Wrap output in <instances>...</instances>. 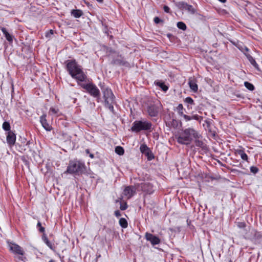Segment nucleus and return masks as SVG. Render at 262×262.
I'll list each match as a JSON object with an SVG mask.
<instances>
[{"label": "nucleus", "mask_w": 262, "mask_h": 262, "mask_svg": "<svg viewBox=\"0 0 262 262\" xmlns=\"http://www.w3.org/2000/svg\"><path fill=\"white\" fill-rule=\"evenodd\" d=\"M201 135L193 128L189 127L182 130L177 138V141L181 144L188 145L194 139L201 138Z\"/></svg>", "instance_id": "1"}, {"label": "nucleus", "mask_w": 262, "mask_h": 262, "mask_svg": "<svg viewBox=\"0 0 262 262\" xmlns=\"http://www.w3.org/2000/svg\"><path fill=\"white\" fill-rule=\"evenodd\" d=\"M66 62L67 70L72 78L80 81L85 80L86 75L75 60H67Z\"/></svg>", "instance_id": "2"}, {"label": "nucleus", "mask_w": 262, "mask_h": 262, "mask_svg": "<svg viewBox=\"0 0 262 262\" xmlns=\"http://www.w3.org/2000/svg\"><path fill=\"white\" fill-rule=\"evenodd\" d=\"M104 99V104L112 113H114V107L113 104L114 101V96L112 90L108 88L102 89Z\"/></svg>", "instance_id": "3"}, {"label": "nucleus", "mask_w": 262, "mask_h": 262, "mask_svg": "<svg viewBox=\"0 0 262 262\" xmlns=\"http://www.w3.org/2000/svg\"><path fill=\"white\" fill-rule=\"evenodd\" d=\"M152 124L150 122L146 121H136L132 125L131 130L134 132H139L142 130H149L151 128Z\"/></svg>", "instance_id": "4"}, {"label": "nucleus", "mask_w": 262, "mask_h": 262, "mask_svg": "<svg viewBox=\"0 0 262 262\" xmlns=\"http://www.w3.org/2000/svg\"><path fill=\"white\" fill-rule=\"evenodd\" d=\"M84 171V164L79 161H71L68 166L67 172L69 173H80Z\"/></svg>", "instance_id": "5"}, {"label": "nucleus", "mask_w": 262, "mask_h": 262, "mask_svg": "<svg viewBox=\"0 0 262 262\" xmlns=\"http://www.w3.org/2000/svg\"><path fill=\"white\" fill-rule=\"evenodd\" d=\"M78 84L84 89H85L91 96L99 99L100 96V91L95 85L92 83L85 84L81 83H78Z\"/></svg>", "instance_id": "6"}, {"label": "nucleus", "mask_w": 262, "mask_h": 262, "mask_svg": "<svg viewBox=\"0 0 262 262\" xmlns=\"http://www.w3.org/2000/svg\"><path fill=\"white\" fill-rule=\"evenodd\" d=\"M7 244L9 250L13 254L20 255H23L24 254V251L23 249L16 244L8 241Z\"/></svg>", "instance_id": "7"}, {"label": "nucleus", "mask_w": 262, "mask_h": 262, "mask_svg": "<svg viewBox=\"0 0 262 262\" xmlns=\"http://www.w3.org/2000/svg\"><path fill=\"white\" fill-rule=\"evenodd\" d=\"M161 104L159 103L150 104L147 107V112L151 117H156L158 115Z\"/></svg>", "instance_id": "8"}, {"label": "nucleus", "mask_w": 262, "mask_h": 262, "mask_svg": "<svg viewBox=\"0 0 262 262\" xmlns=\"http://www.w3.org/2000/svg\"><path fill=\"white\" fill-rule=\"evenodd\" d=\"M142 190L148 194H151L154 191L153 184L150 182H144L141 184Z\"/></svg>", "instance_id": "9"}, {"label": "nucleus", "mask_w": 262, "mask_h": 262, "mask_svg": "<svg viewBox=\"0 0 262 262\" xmlns=\"http://www.w3.org/2000/svg\"><path fill=\"white\" fill-rule=\"evenodd\" d=\"M145 237L146 239L149 241L153 246L158 245L160 242V239L158 237L151 233L146 232L145 233Z\"/></svg>", "instance_id": "10"}, {"label": "nucleus", "mask_w": 262, "mask_h": 262, "mask_svg": "<svg viewBox=\"0 0 262 262\" xmlns=\"http://www.w3.org/2000/svg\"><path fill=\"white\" fill-rule=\"evenodd\" d=\"M136 193L135 189L132 186L126 187L123 191V194L127 199L131 198Z\"/></svg>", "instance_id": "11"}, {"label": "nucleus", "mask_w": 262, "mask_h": 262, "mask_svg": "<svg viewBox=\"0 0 262 262\" xmlns=\"http://www.w3.org/2000/svg\"><path fill=\"white\" fill-rule=\"evenodd\" d=\"M40 122L42 127L47 131H50L52 129L51 126L47 122L46 119V115H42L40 117Z\"/></svg>", "instance_id": "12"}, {"label": "nucleus", "mask_w": 262, "mask_h": 262, "mask_svg": "<svg viewBox=\"0 0 262 262\" xmlns=\"http://www.w3.org/2000/svg\"><path fill=\"white\" fill-rule=\"evenodd\" d=\"M15 141L16 136L15 134L12 131L8 132L7 136V141L8 143L10 145H13L15 143Z\"/></svg>", "instance_id": "13"}, {"label": "nucleus", "mask_w": 262, "mask_h": 262, "mask_svg": "<svg viewBox=\"0 0 262 262\" xmlns=\"http://www.w3.org/2000/svg\"><path fill=\"white\" fill-rule=\"evenodd\" d=\"M200 138L194 139L195 144L196 146L201 148L204 152L208 150L206 144Z\"/></svg>", "instance_id": "14"}, {"label": "nucleus", "mask_w": 262, "mask_h": 262, "mask_svg": "<svg viewBox=\"0 0 262 262\" xmlns=\"http://www.w3.org/2000/svg\"><path fill=\"white\" fill-rule=\"evenodd\" d=\"M112 62L115 64L120 66H124L126 67H128L129 66V63L125 61L124 59L121 57H119L115 59H114Z\"/></svg>", "instance_id": "15"}, {"label": "nucleus", "mask_w": 262, "mask_h": 262, "mask_svg": "<svg viewBox=\"0 0 262 262\" xmlns=\"http://www.w3.org/2000/svg\"><path fill=\"white\" fill-rule=\"evenodd\" d=\"M188 84L190 89L194 92H196L198 91V85L196 84V80L194 79L189 78Z\"/></svg>", "instance_id": "16"}, {"label": "nucleus", "mask_w": 262, "mask_h": 262, "mask_svg": "<svg viewBox=\"0 0 262 262\" xmlns=\"http://www.w3.org/2000/svg\"><path fill=\"white\" fill-rule=\"evenodd\" d=\"M1 30L4 34L6 39L9 42H12L13 41V36L7 31V29L5 28L1 27Z\"/></svg>", "instance_id": "17"}, {"label": "nucleus", "mask_w": 262, "mask_h": 262, "mask_svg": "<svg viewBox=\"0 0 262 262\" xmlns=\"http://www.w3.org/2000/svg\"><path fill=\"white\" fill-rule=\"evenodd\" d=\"M71 14L75 18H79L83 14V12L80 10H73Z\"/></svg>", "instance_id": "18"}, {"label": "nucleus", "mask_w": 262, "mask_h": 262, "mask_svg": "<svg viewBox=\"0 0 262 262\" xmlns=\"http://www.w3.org/2000/svg\"><path fill=\"white\" fill-rule=\"evenodd\" d=\"M140 151L142 153L148 155L149 149L145 144H142L140 147Z\"/></svg>", "instance_id": "19"}, {"label": "nucleus", "mask_w": 262, "mask_h": 262, "mask_svg": "<svg viewBox=\"0 0 262 262\" xmlns=\"http://www.w3.org/2000/svg\"><path fill=\"white\" fill-rule=\"evenodd\" d=\"M155 83L157 85L159 86L160 88H161V89L166 92L168 90V87L164 84L163 82H160V81H156Z\"/></svg>", "instance_id": "20"}, {"label": "nucleus", "mask_w": 262, "mask_h": 262, "mask_svg": "<svg viewBox=\"0 0 262 262\" xmlns=\"http://www.w3.org/2000/svg\"><path fill=\"white\" fill-rule=\"evenodd\" d=\"M237 154L241 156V158L245 161L248 160V156L247 154L242 150L237 151Z\"/></svg>", "instance_id": "21"}, {"label": "nucleus", "mask_w": 262, "mask_h": 262, "mask_svg": "<svg viewBox=\"0 0 262 262\" xmlns=\"http://www.w3.org/2000/svg\"><path fill=\"white\" fill-rule=\"evenodd\" d=\"M119 225L123 228H125L127 227L128 224L126 220L124 218H121L119 220Z\"/></svg>", "instance_id": "22"}, {"label": "nucleus", "mask_w": 262, "mask_h": 262, "mask_svg": "<svg viewBox=\"0 0 262 262\" xmlns=\"http://www.w3.org/2000/svg\"><path fill=\"white\" fill-rule=\"evenodd\" d=\"M115 152L119 155H123L124 152V150L123 147L120 146H118L115 148Z\"/></svg>", "instance_id": "23"}, {"label": "nucleus", "mask_w": 262, "mask_h": 262, "mask_svg": "<svg viewBox=\"0 0 262 262\" xmlns=\"http://www.w3.org/2000/svg\"><path fill=\"white\" fill-rule=\"evenodd\" d=\"M59 113V110L56 107H51L49 111V114L53 115H58Z\"/></svg>", "instance_id": "24"}, {"label": "nucleus", "mask_w": 262, "mask_h": 262, "mask_svg": "<svg viewBox=\"0 0 262 262\" xmlns=\"http://www.w3.org/2000/svg\"><path fill=\"white\" fill-rule=\"evenodd\" d=\"M177 110L180 116H182L184 115L183 113V106L182 104H179L177 107Z\"/></svg>", "instance_id": "25"}, {"label": "nucleus", "mask_w": 262, "mask_h": 262, "mask_svg": "<svg viewBox=\"0 0 262 262\" xmlns=\"http://www.w3.org/2000/svg\"><path fill=\"white\" fill-rule=\"evenodd\" d=\"M244 85H245V87L250 91H253L254 89V85L252 84H251V83H249V82H247V81L245 82Z\"/></svg>", "instance_id": "26"}, {"label": "nucleus", "mask_w": 262, "mask_h": 262, "mask_svg": "<svg viewBox=\"0 0 262 262\" xmlns=\"http://www.w3.org/2000/svg\"><path fill=\"white\" fill-rule=\"evenodd\" d=\"M177 27L178 28L182 30H185L186 29V25L182 21H179L177 23Z\"/></svg>", "instance_id": "27"}, {"label": "nucleus", "mask_w": 262, "mask_h": 262, "mask_svg": "<svg viewBox=\"0 0 262 262\" xmlns=\"http://www.w3.org/2000/svg\"><path fill=\"white\" fill-rule=\"evenodd\" d=\"M3 128L4 130L6 131H11L10 130V125L9 122H4L3 124Z\"/></svg>", "instance_id": "28"}, {"label": "nucleus", "mask_w": 262, "mask_h": 262, "mask_svg": "<svg viewBox=\"0 0 262 262\" xmlns=\"http://www.w3.org/2000/svg\"><path fill=\"white\" fill-rule=\"evenodd\" d=\"M249 61L250 62V63L258 70V71H260L259 69V67H258V64H257L256 62L255 61V60L252 57H251L250 59H249Z\"/></svg>", "instance_id": "29"}, {"label": "nucleus", "mask_w": 262, "mask_h": 262, "mask_svg": "<svg viewBox=\"0 0 262 262\" xmlns=\"http://www.w3.org/2000/svg\"><path fill=\"white\" fill-rule=\"evenodd\" d=\"M185 9L187 10L189 12H191L192 14L195 13V10L191 5L187 4Z\"/></svg>", "instance_id": "30"}, {"label": "nucleus", "mask_w": 262, "mask_h": 262, "mask_svg": "<svg viewBox=\"0 0 262 262\" xmlns=\"http://www.w3.org/2000/svg\"><path fill=\"white\" fill-rule=\"evenodd\" d=\"M185 102L188 104H194L193 100L191 97H188L185 98Z\"/></svg>", "instance_id": "31"}, {"label": "nucleus", "mask_w": 262, "mask_h": 262, "mask_svg": "<svg viewBox=\"0 0 262 262\" xmlns=\"http://www.w3.org/2000/svg\"><path fill=\"white\" fill-rule=\"evenodd\" d=\"M191 119H194L199 121H201L202 117L201 116H199L198 115H193L191 116Z\"/></svg>", "instance_id": "32"}, {"label": "nucleus", "mask_w": 262, "mask_h": 262, "mask_svg": "<svg viewBox=\"0 0 262 262\" xmlns=\"http://www.w3.org/2000/svg\"><path fill=\"white\" fill-rule=\"evenodd\" d=\"M187 4L184 2H179L178 4V6L181 8L185 9L187 6Z\"/></svg>", "instance_id": "33"}, {"label": "nucleus", "mask_w": 262, "mask_h": 262, "mask_svg": "<svg viewBox=\"0 0 262 262\" xmlns=\"http://www.w3.org/2000/svg\"><path fill=\"white\" fill-rule=\"evenodd\" d=\"M250 171L253 173H256L258 171V169L256 167L251 166L250 167Z\"/></svg>", "instance_id": "34"}, {"label": "nucleus", "mask_w": 262, "mask_h": 262, "mask_svg": "<svg viewBox=\"0 0 262 262\" xmlns=\"http://www.w3.org/2000/svg\"><path fill=\"white\" fill-rule=\"evenodd\" d=\"M46 244L52 250L54 251L55 247L49 241L46 243Z\"/></svg>", "instance_id": "35"}, {"label": "nucleus", "mask_w": 262, "mask_h": 262, "mask_svg": "<svg viewBox=\"0 0 262 262\" xmlns=\"http://www.w3.org/2000/svg\"><path fill=\"white\" fill-rule=\"evenodd\" d=\"M127 208V205L126 203H124L123 204H121L120 205V209L121 210H125Z\"/></svg>", "instance_id": "36"}, {"label": "nucleus", "mask_w": 262, "mask_h": 262, "mask_svg": "<svg viewBox=\"0 0 262 262\" xmlns=\"http://www.w3.org/2000/svg\"><path fill=\"white\" fill-rule=\"evenodd\" d=\"M154 20V22L155 23V24H158L160 23V22L162 21V20L160 18H159L158 17H155Z\"/></svg>", "instance_id": "37"}, {"label": "nucleus", "mask_w": 262, "mask_h": 262, "mask_svg": "<svg viewBox=\"0 0 262 262\" xmlns=\"http://www.w3.org/2000/svg\"><path fill=\"white\" fill-rule=\"evenodd\" d=\"M182 117L184 118V119L188 121H189L190 120H191V116H188V115H185L184 114Z\"/></svg>", "instance_id": "38"}, {"label": "nucleus", "mask_w": 262, "mask_h": 262, "mask_svg": "<svg viewBox=\"0 0 262 262\" xmlns=\"http://www.w3.org/2000/svg\"><path fill=\"white\" fill-rule=\"evenodd\" d=\"M245 223L244 222H239L238 224V226L239 228H244L245 227Z\"/></svg>", "instance_id": "39"}, {"label": "nucleus", "mask_w": 262, "mask_h": 262, "mask_svg": "<svg viewBox=\"0 0 262 262\" xmlns=\"http://www.w3.org/2000/svg\"><path fill=\"white\" fill-rule=\"evenodd\" d=\"M163 9L165 12L168 13L169 12L170 9L167 6H164L163 7Z\"/></svg>", "instance_id": "40"}, {"label": "nucleus", "mask_w": 262, "mask_h": 262, "mask_svg": "<svg viewBox=\"0 0 262 262\" xmlns=\"http://www.w3.org/2000/svg\"><path fill=\"white\" fill-rule=\"evenodd\" d=\"M42 239L45 243L49 241L48 238H47V236L45 234L43 235Z\"/></svg>", "instance_id": "41"}, {"label": "nucleus", "mask_w": 262, "mask_h": 262, "mask_svg": "<svg viewBox=\"0 0 262 262\" xmlns=\"http://www.w3.org/2000/svg\"><path fill=\"white\" fill-rule=\"evenodd\" d=\"M114 214L117 217H119L121 215V213L119 210H116L114 212Z\"/></svg>", "instance_id": "42"}, {"label": "nucleus", "mask_w": 262, "mask_h": 262, "mask_svg": "<svg viewBox=\"0 0 262 262\" xmlns=\"http://www.w3.org/2000/svg\"><path fill=\"white\" fill-rule=\"evenodd\" d=\"M39 230L40 232H43L45 231V228H43V227H39Z\"/></svg>", "instance_id": "43"}, {"label": "nucleus", "mask_w": 262, "mask_h": 262, "mask_svg": "<svg viewBox=\"0 0 262 262\" xmlns=\"http://www.w3.org/2000/svg\"><path fill=\"white\" fill-rule=\"evenodd\" d=\"M37 226L39 227H41V223L40 222H38Z\"/></svg>", "instance_id": "44"}, {"label": "nucleus", "mask_w": 262, "mask_h": 262, "mask_svg": "<svg viewBox=\"0 0 262 262\" xmlns=\"http://www.w3.org/2000/svg\"><path fill=\"white\" fill-rule=\"evenodd\" d=\"M50 34H53V31L52 30H50Z\"/></svg>", "instance_id": "45"}, {"label": "nucleus", "mask_w": 262, "mask_h": 262, "mask_svg": "<svg viewBox=\"0 0 262 262\" xmlns=\"http://www.w3.org/2000/svg\"><path fill=\"white\" fill-rule=\"evenodd\" d=\"M90 157L91 158H94V155L93 154H90Z\"/></svg>", "instance_id": "46"}, {"label": "nucleus", "mask_w": 262, "mask_h": 262, "mask_svg": "<svg viewBox=\"0 0 262 262\" xmlns=\"http://www.w3.org/2000/svg\"><path fill=\"white\" fill-rule=\"evenodd\" d=\"M96 1H97V2H100V3H101V2H102V1H103V0H96Z\"/></svg>", "instance_id": "47"}, {"label": "nucleus", "mask_w": 262, "mask_h": 262, "mask_svg": "<svg viewBox=\"0 0 262 262\" xmlns=\"http://www.w3.org/2000/svg\"><path fill=\"white\" fill-rule=\"evenodd\" d=\"M49 262H55L53 260H50Z\"/></svg>", "instance_id": "48"}, {"label": "nucleus", "mask_w": 262, "mask_h": 262, "mask_svg": "<svg viewBox=\"0 0 262 262\" xmlns=\"http://www.w3.org/2000/svg\"><path fill=\"white\" fill-rule=\"evenodd\" d=\"M86 152L87 153H89V150H88V149H86Z\"/></svg>", "instance_id": "49"}, {"label": "nucleus", "mask_w": 262, "mask_h": 262, "mask_svg": "<svg viewBox=\"0 0 262 262\" xmlns=\"http://www.w3.org/2000/svg\"><path fill=\"white\" fill-rule=\"evenodd\" d=\"M19 259H20V260H23L22 259V257H19Z\"/></svg>", "instance_id": "50"}, {"label": "nucleus", "mask_w": 262, "mask_h": 262, "mask_svg": "<svg viewBox=\"0 0 262 262\" xmlns=\"http://www.w3.org/2000/svg\"><path fill=\"white\" fill-rule=\"evenodd\" d=\"M30 141H28V142H27V144H30Z\"/></svg>", "instance_id": "51"}, {"label": "nucleus", "mask_w": 262, "mask_h": 262, "mask_svg": "<svg viewBox=\"0 0 262 262\" xmlns=\"http://www.w3.org/2000/svg\"><path fill=\"white\" fill-rule=\"evenodd\" d=\"M229 262H232V261L231 260H230L229 261Z\"/></svg>", "instance_id": "52"}]
</instances>
